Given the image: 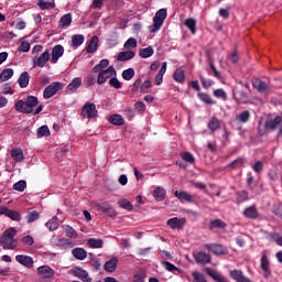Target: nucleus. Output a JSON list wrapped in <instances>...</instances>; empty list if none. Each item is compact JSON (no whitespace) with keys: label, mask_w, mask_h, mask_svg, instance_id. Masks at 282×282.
Masks as SVG:
<instances>
[{"label":"nucleus","mask_w":282,"mask_h":282,"mask_svg":"<svg viewBox=\"0 0 282 282\" xmlns=\"http://www.w3.org/2000/svg\"><path fill=\"white\" fill-rule=\"evenodd\" d=\"M41 219V214L36 210H29L25 216V220L28 224H34V221H39Z\"/></svg>","instance_id":"28"},{"label":"nucleus","mask_w":282,"mask_h":282,"mask_svg":"<svg viewBox=\"0 0 282 282\" xmlns=\"http://www.w3.org/2000/svg\"><path fill=\"white\" fill-rule=\"evenodd\" d=\"M123 47L126 50H133L135 47H138V40H135V37H129L126 43L123 44Z\"/></svg>","instance_id":"49"},{"label":"nucleus","mask_w":282,"mask_h":282,"mask_svg":"<svg viewBox=\"0 0 282 282\" xmlns=\"http://www.w3.org/2000/svg\"><path fill=\"white\" fill-rule=\"evenodd\" d=\"M73 274L74 276H77V279H80V281L83 282H91V278H89V273L80 267H75L73 269Z\"/></svg>","instance_id":"12"},{"label":"nucleus","mask_w":282,"mask_h":282,"mask_svg":"<svg viewBox=\"0 0 282 282\" xmlns=\"http://www.w3.org/2000/svg\"><path fill=\"white\" fill-rule=\"evenodd\" d=\"M167 226H170L172 230H175V228H182V226H184V219H180L177 217L171 218L167 220Z\"/></svg>","instance_id":"32"},{"label":"nucleus","mask_w":282,"mask_h":282,"mask_svg":"<svg viewBox=\"0 0 282 282\" xmlns=\"http://www.w3.org/2000/svg\"><path fill=\"white\" fill-rule=\"evenodd\" d=\"M37 274L41 279H54L56 272L50 265H42L37 268Z\"/></svg>","instance_id":"10"},{"label":"nucleus","mask_w":282,"mask_h":282,"mask_svg":"<svg viewBox=\"0 0 282 282\" xmlns=\"http://www.w3.org/2000/svg\"><path fill=\"white\" fill-rule=\"evenodd\" d=\"M85 43V35L76 34L72 36V46L73 47H80Z\"/></svg>","instance_id":"41"},{"label":"nucleus","mask_w":282,"mask_h":282,"mask_svg":"<svg viewBox=\"0 0 282 282\" xmlns=\"http://www.w3.org/2000/svg\"><path fill=\"white\" fill-rule=\"evenodd\" d=\"M254 173L260 174L263 171V162L257 161L254 165L252 166Z\"/></svg>","instance_id":"62"},{"label":"nucleus","mask_w":282,"mask_h":282,"mask_svg":"<svg viewBox=\"0 0 282 282\" xmlns=\"http://www.w3.org/2000/svg\"><path fill=\"white\" fill-rule=\"evenodd\" d=\"M227 226L228 225L221 219L213 220V228H220L221 230H224V228H226Z\"/></svg>","instance_id":"56"},{"label":"nucleus","mask_w":282,"mask_h":282,"mask_svg":"<svg viewBox=\"0 0 282 282\" xmlns=\"http://www.w3.org/2000/svg\"><path fill=\"white\" fill-rule=\"evenodd\" d=\"M153 197L156 199V202H164V199H166V189L158 187L153 191Z\"/></svg>","instance_id":"30"},{"label":"nucleus","mask_w":282,"mask_h":282,"mask_svg":"<svg viewBox=\"0 0 282 282\" xmlns=\"http://www.w3.org/2000/svg\"><path fill=\"white\" fill-rule=\"evenodd\" d=\"M98 43H99L98 36L94 35L90 39L88 46L86 47L87 54H94L95 52H97L98 51Z\"/></svg>","instance_id":"23"},{"label":"nucleus","mask_w":282,"mask_h":282,"mask_svg":"<svg viewBox=\"0 0 282 282\" xmlns=\"http://www.w3.org/2000/svg\"><path fill=\"white\" fill-rule=\"evenodd\" d=\"M120 208H123L124 210H133V204H131V202L127 200V199H120L118 202Z\"/></svg>","instance_id":"52"},{"label":"nucleus","mask_w":282,"mask_h":282,"mask_svg":"<svg viewBox=\"0 0 282 282\" xmlns=\"http://www.w3.org/2000/svg\"><path fill=\"white\" fill-rule=\"evenodd\" d=\"M167 12L166 9H160L154 18H153V25L150 26V32L152 34H155V32H160V28L164 24V21L166 20Z\"/></svg>","instance_id":"3"},{"label":"nucleus","mask_w":282,"mask_h":282,"mask_svg":"<svg viewBox=\"0 0 282 282\" xmlns=\"http://www.w3.org/2000/svg\"><path fill=\"white\" fill-rule=\"evenodd\" d=\"M109 122L116 127H122V124H124V118L121 115H111L109 117Z\"/></svg>","instance_id":"33"},{"label":"nucleus","mask_w":282,"mask_h":282,"mask_svg":"<svg viewBox=\"0 0 282 282\" xmlns=\"http://www.w3.org/2000/svg\"><path fill=\"white\" fill-rule=\"evenodd\" d=\"M102 6H105V0H93V4L90 6V8L93 10H100Z\"/></svg>","instance_id":"60"},{"label":"nucleus","mask_w":282,"mask_h":282,"mask_svg":"<svg viewBox=\"0 0 282 282\" xmlns=\"http://www.w3.org/2000/svg\"><path fill=\"white\" fill-rule=\"evenodd\" d=\"M200 83H202L204 89H210V87H213V80L207 79L204 76H200Z\"/></svg>","instance_id":"57"},{"label":"nucleus","mask_w":282,"mask_h":282,"mask_svg":"<svg viewBox=\"0 0 282 282\" xmlns=\"http://www.w3.org/2000/svg\"><path fill=\"white\" fill-rule=\"evenodd\" d=\"M175 197H177V199H180L182 203L184 202H188V203H193L195 202V195L188 193V192H185V191H182V192H178L176 191L174 193Z\"/></svg>","instance_id":"17"},{"label":"nucleus","mask_w":282,"mask_h":282,"mask_svg":"<svg viewBox=\"0 0 282 282\" xmlns=\"http://www.w3.org/2000/svg\"><path fill=\"white\" fill-rule=\"evenodd\" d=\"M18 84L20 85L21 89H25V87L30 85V73L23 72L18 78Z\"/></svg>","instance_id":"26"},{"label":"nucleus","mask_w":282,"mask_h":282,"mask_svg":"<svg viewBox=\"0 0 282 282\" xmlns=\"http://www.w3.org/2000/svg\"><path fill=\"white\" fill-rule=\"evenodd\" d=\"M214 96L215 98H218V100H223V101L228 100V94L226 93V90L221 88L214 90Z\"/></svg>","instance_id":"47"},{"label":"nucleus","mask_w":282,"mask_h":282,"mask_svg":"<svg viewBox=\"0 0 282 282\" xmlns=\"http://www.w3.org/2000/svg\"><path fill=\"white\" fill-rule=\"evenodd\" d=\"M25 188H28V183L24 180L19 181L15 184H13V191H19L20 193H23V191H25Z\"/></svg>","instance_id":"51"},{"label":"nucleus","mask_w":282,"mask_h":282,"mask_svg":"<svg viewBox=\"0 0 282 282\" xmlns=\"http://www.w3.org/2000/svg\"><path fill=\"white\" fill-rule=\"evenodd\" d=\"M261 269L264 272V278L268 279L270 276V261L268 260V256L263 254L261 258Z\"/></svg>","instance_id":"27"},{"label":"nucleus","mask_w":282,"mask_h":282,"mask_svg":"<svg viewBox=\"0 0 282 282\" xmlns=\"http://www.w3.org/2000/svg\"><path fill=\"white\" fill-rule=\"evenodd\" d=\"M24 246H34V238L32 236H25L22 238Z\"/></svg>","instance_id":"63"},{"label":"nucleus","mask_w":282,"mask_h":282,"mask_svg":"<svg viewBox=\"0 0 282 282\" xmlns=\"http://www.w3.org/2000/svg\"><path fill=\"white\" fill-rule=\"evenodd\" d=\"M237 195H238V202H246L248 199L247 191L238 192Z\"/></svg>","instance_id":"64"},{"label":"nucleus","mask_w":282,"mask_h":282,"mask_svg":"<svg viewBox=\"0 0 282 282\" xmlns=\"http://www.w3.org/2000/svg\"><path fill=\"white\" fill-rule=\"evenodd\" d=\"M80 85H83V79L75 77L66 87L67 94H75V91H78V88H80Z\"/></svg>","instance_id":"16"},{"label":"nucleus","mask_w":282,"mask_h":282,"mask_svg":"<svg viewBox=\"0 0 282 282\" xmlns=\"http://www.w3.org/2000/svg\"><path fill=\"white\" fill-rule=\"evenodd\" d=\"M109 86L113 87L115 89H122V83L118 80L117 76L109 79Z\"/></svg>","instance_id":"54"},{"label":"nucleus","mask_w":282,"mask_h":282,"mask_svg":"<svg viewBox=\"0 0 282 282\" xmlns=\"http://www.w3.org/2000/svg\"><path fill=\"white\" fill-rule=\"evenodd\" d=\"M37 138H50V128L47 126H42L37 129Z\"/></svg>","instance_id":"46"},{"label":"nucleus","mask_w":282,"mask_h":282,"mask_svg":"<svg viewBox=\"0 0 282 282\" xmlns=\"http://www.w3.org/2000/svg\"><path fill=\"white\" fill-rule=\"evenodd\" d=\"M269 180H271L272 182H276V180H279V172L276 171V169H272L269 171Z\"/></svg>","instance_id":"61"},{"label":"nucleus","mask_w":282,"mask_h":282,"mask_svg":"<svg viewBox=\"0 0 282 282\" xmlns=\"http://www.w3.org/2000/svg\"><path fill=\"white\" fill-rule=\"evenodd\" d=\"M37 6L40 10H54L56 8V3L54 1H45V0H37Z\"/></svg>","instance_id":"34"},{"label":"nucleus","mask_w":282,"mask_h":282,"mask_svg":"<svg viewBox=\"0 0 282 282\" xmlns=\"http://www.w3.org/2000/svg\"><path fill=\"white\" fill-rule=\"evenodd\" d=\"M12 76H14V69H12V68L3 69L0 73V84L6 83V80H10V78H12Z\"/></svg>","instance_id":"31"},{"label":"nucleus","mask_w":282,"mask_h":282,"mask_svg":"<svg viewBox=\"0 0 282 282\" xmlns=\"http://www.w3.org/2000/svg\"><path fill=\"white\" fill-rule=\"evenodd\" d=\"M45 226L46 228H48V230H51V232H54V230H58V217L54 216L45 224Z\"/></svg>","instance_id":"44"},{"label":"nucleus","mask_w":282,"mask_h":282,"mask_svg":"<svg viewBox=\"0 0 282 282\" xmlns=\"http://www.w3.org/2000/svg\"><path fill=\"white\" fill-rule=\"evenodd\" d=\"M282 122V117L278 116L274 119L265 121L263 126H259V135H268V131H274Z\"/></svg>","instance_id":"4"},{"label":"nucleus","mask_w":282,"mask_h":282,"mask_svg":"<svg viewBox=\"0 0 282 282\" xmlns=\"http://www.w3.org/2000/svg\"><path fill=\"white\" fill-rule=\"evenodd\" d=\"M7 217L12 219L13 221H21V213L17 210L9 209V212L7 213Z\"/></svg>","instance_id":"53"},{"label":"nucleus","mask_w":282,"mask_h":282,"mask_svg":"<svg viewBox=\"0 0 282 282\" xmlns=\"http://www.w3.org/2000/svg\"><path fill=\"white\" fill-rule=\"evenodd\" d=\"M185 25L186 28H188V30H191L192 34H195L196 32V28H197V21L193 18H189L185 21Z\"/></svg>","instance_id":"48"},{"label":"nucleus","mask_w":282,"mask_h":282,"mask_svg":"<svg viewBox=\"0 0 282 282\" xmlns=\"http://www.w3.org/2000/svg\"><path fill=\"white\" fill-rule=\"evenodd\" d=\"M30 47H31L30 42L23 41V42L19 45L18 52H30Z\"/></svg>","instance_id":"59"},{"label":"nucleus","mask_w":282,"mask_h":282,"mask_svg":"<svg viewBox=\"0 0 282 282\" xmlns=\"http://www.w3.org/2000/svg\"><path fill=\"white\" fill-rule=\"evenodd\" d=\"M134 109L139 113H144V111H147V105L142 101H138L134 104Z\"/></svg>","instance_id":"55"},{"label":"nucleus","mask_w":282,"mask_h":282,"mask_svg":"<svg viewBox=\"0 0 282 282\" xmlns=\"http://www.w3.org/2000/svg\"><path fill=\"white\" fill-rule=\"evenodd\" d=\"M63 230L64 232H66V237H69L70 239H78V231H76L74 227L69 225H64Z\"/></svg>","instance_id":"35"},{"label":"nucleus","mask_w":282,"mask_h":282,"mask_svg":"<svg viewBox=\"0 0 282 282\" xmlns=\"http://www.w3.org/2000/svg\"><path fill=\"white\" fill-rule=\"evenodd\" d=\"M53 245L56 248H62L63 250L67 248H74V242L67 238H58L56 241H53Z\"/></svg>","instance_id":"20"},{"label":"nucleus","mask_w":282,"mask_h":282,"mask_svg":"<svg viewBox=\"0 0 282 282\" xmlns=\"http://www.w3.org/2000/svg\"><path fill=\"white\" fill-rule=\"evenodd\" d=\"M116 68L113 66H109L105 70H99L97 76V85H105L106 80H109V78H113V76H117Z\"/></svg>","instance_id":"5"},{"label":"nucleus","mask_w":282,"mask_h":282,"mask_svg":"<svg viewBox=\"0 0 282 282\" xmlns=\"http://www.w3.org/2000/svg\"><path fill=\"white\" fill-rule=\"evenodd\" d=\"M109 67V59H101L97 65L94 66V74H98V72H105Z\"/></svg>","instance_id":"36"},{"label":"nucleus","mask_w":282,"mask_h":282,"mask_svg":"<svg viewBox=\"0 0 282 282\" xmlns=\"http://www.w3.org/2000/svg\"><path fill=\"white\" fill-rule=\"evenodd\" d=\"M134 56L135 53L133 51H123L118 54L117 61L120 63H127V61H131Z\"/></svg>","instance_id":"24"},{"label":"nucleus","mask_w":282,"mask_h":282,"mask_svg":"<svg viewBox=\"0 0 282 282\" xmlns=\"http://www.w3.org/2000/svg\"><path fill=\"white\" fill-rule=\"evenodd\" d=\"M15 261L21 265H24V268H34V259L30 256L18 254L15 256Z\"/></svg>","instance_id":"13"},{"label":"nucleus","mask_w":282,"mask_h":282,"mask_svg":"<svg viewBox=\"0 0 282 282\" xmlns=\"http://www.w3.org/2000/svg\"><path fill=\"white\" fill-rule=\"evenodd\" d=\"M229 276H231L236 282H252L250 278H246V275H243V271L237 269L231 270L229 272Z\"/></svg>","instance_id":"15"},{"label":"nucleus","mask_w":282,"mask_h":282,"mask_svg":"<svg viewBox=\"0 0 282 282\" xmlns=\"http://www.w3.org/2000/svg\"><path fill=\"white\" fill-rule=\"evenodd\" d=\"M164 74H166V62L162 63L161 69L159 70V74L155 76V85H162L164 80Z\"/></svg>","instance_id":"29"},{"label":"nucleus","mask_w":282,"mask_h":282,"mask_svg":"<svg viewBox=\"0 0 282 282\" xmlns=\"http://www.w3.org/2000/svg\"><path fill=\"white\" fill-rule=\"evenodd\" d=\"M17 229L11 227L7 229L0 237V246L3 250H14L19 246V240H17Z\"/></svg>","instance_id":"1"},{"label":"nucleus","mask_w":282,"mask_h":282,"mask_svg":"<svg viewBox=\"0 0 282 282\" xmlns=\"http://www.w3.org/2000/svg\"><path fill=\"white\" fill-rule=\"evenodd\" d=\"M11 158L15 162H23L25 156L23 155V150H21V149H12L11 150Z\"/></svg>","instance_id":"39"},{"label":"nucleus","mask_w":282,"mask_h":282,"mask_svg":"<svg viewBox=\"0 0 282 282\" xmlns=\"http://www.w3.org/2000/svg\"><path fill=\"white\" fill-rule=\"evenodd\" d=\"M243 216L247 219H259V210L257 209V206L252 205L245 208Z\"/></svg>","instance_id":"19"},{"label":"nucleus","mask_w":282,"mask_h":282,"mask_svg":"<svg viewBox=\"0 0 282 282\" xmlns=\"http://www.w3.org/2000/svg\"><path fill=\"white\" fill-rule=\"evenodd\" d=\"M118 268V258L113 257L109 261H107L104 264V269L106 272H116V269Z\"/></svg>","instance_id":"25"},{"label":"nucleus","mask_w":282,"mask_h":282,"mask_svg":"<svg viewBox=\"0 0 282 282\" xmlns=\"http://www.w3.org/2000/svg\"><path fill=\"white\" fill-rule=\"evenodd\" d=\"M173 79L175 83L183 84L186 80V75L184 74V69L177 68L173 74Z\"/></svg>","instance_id":"37"},{"label":"nucleus","mask_w":282,"mask_h":282,"mask_svg":"<svg viewBox=\"0 0 282 282\" xmlns=\"http://www.w3.org/2000/svg\"><path fill=\"white\" fill-rule=\"evenodd\" d=\"M192 276L194 278L195 282H206V276H204L200 272H193Z\"/></svg>","instance_id":"58"},{"label":"nucleus","mask_w":282,"mask_h":282,"mask_svg":"<svg viewBox=\"0 0 282 282\" xmlns=\"http://www.w3.org/2000/svg\"><path fill=\"white\" fill-rule=\"evenodd\" d=\"M123 80H131L135 76V70L133 68L124 69L121 74Z\"/></svg>","instance_id":"50"},{"label":"nucleus","mask_w":282,"mask_h":282,"mask_svg":"<svg viewBox=\"0 0 282 282\" xmlns=\"http://www.w3.org/2000/svg\"><path fill=\"white\" fill-rule=\"evenodd\" d=\"M59 25L63 30L72 25V13L64 14L59 20Z\"/></svg>","instance_id":"38"},{"label":"nucleus","mask_w":282,"mask_h":282,"mask_svg":"<svg viewBox=\"0 0 282 282\" xmlns=\"http://www.w3.org/2000/svg\"><path fill=\"white\" fill-rule=\"evenodd\" d=\"M50 61V51H44L39 57L33 58V67H45Z\"/></svg>","instance_id":"9"},{"label":"nucleus","mask_w":282,"mask_h":282,"mask_svg":"<svg viewBox=\"0 0 282 282\" xmlns=\"http://www.w3.org/2000/svg\"><path fill=\"white\" fill-rule=\"evenodd\" d=\"M213 253L216 254V257H224L228 254V247L221 243H216L213 246Z\"/></svg>","instance_id":"22"},{"label":"nucleus","mask_w":282,"mask_h":282,"mask_svg":"<svg viewBox=\"0 0 282 282\" xmlns=\"http://www.w3.org/2000/svg\"><path fill=\"white\" fill-rule=\"evenodd\" d=\"M39 106V98L36 96H28L25 100H18L14 105V109H17L20 113H33L34 107Z\"/></svg>","instance_id":"2"},{"label":"nucleus","mask_w":282,"mask_h":282,"mask_svg":"<svg viewBox=\"0 0 282 282\" xmlns=\"http://www.w3.org/2000/svg\"><path fill=\"white\" fill-rule=\"evenodd\" d=\"M155 54V51L153 50V46H148L145 48H141L139 51V56L141 58H151V56Z\"/></svg>","instance_id":"40"},{"label":"nucleus","mask_w":282,"mask_h":282,"mask_svg":"<svg viewBox=\"0 0 282 282\" xmlns=\"http://www.w3.org/2000/svg\"><path fill=\"white\" fill-rule=\"evenodd\" d=\"M82 116L87 118L88 120H94V118H98V109H96V104L86 102L82 109Z\"/></svg>","instance_id":"7"},{"label":"nucleus","mask_w":282,"mask_h":282,"mask_svg":"<svg viewBox=\"0 0 282 282\" xmlns=\"http://www.w3.org/2000/svg\"><path fill=\"white\" fill-rule=\"evenodd\" d=\"M236 121L240 122L242 124H246V122H249L250 121V111L245 110L240 115H237Z\"/></svg>","instance_id":"42"},{"label":"nucleus","mask_w":282,"mask_h":282,"mask_svg":"<svg viewBox=\"0 0 282 282\" xmlns=\"http://www.w3.org/2000/svg\"><path fill=\"white\" fill-rule=\"evenodd\" d=\"M252 87L253 89H257L259 94H268L270 91V85H268V83L261 80L260 78H253Z\"/></svg>","instance_id":"8"},{"label":"nucleus","mask_w":282,"mask_h":282,"mask_svg":"<svg viewBox=\"0 0 282 282\" xmlns=\"http://www.w3.org/2000/svg\"><path fill=\"white\" fill-rule=\"evenodd\" d=\"M72 254L77 261H85L87 259V250L77 247L72 250Z\"/></svg>","instance_id":"21"},{"label":"nucleus","mask_w":282,"mask_h":282,"mask_svg":"<svg viewBox=\"0 0 282 282\" xmlns=\"http://www.w3.org/2000/svg\"><path fill=\"white\" fill-rule=\"evenodd\" d=\"M246 164V159L238 158L227 165V169H241Z\"/></svg>","instance_id":"45"},{"label":"nucleus","mask_w":282,"mask_h":282,"mask_svg":"<svg viewBox=\"0 0 282 282\" xmlns=\"http://www.w3.org/2000/svg\"><path fill=\"white\" fill-rule=\"evenodd\" d=\"M104 243L105 242L100 238H89L87 240L89 248H102Z\"/></svg>","instance_id":"43"},{"label":"nucleus","mask_w":282,"mask_h":282,"mask_svg":"<svg viewBox=\"0 0 282 282\" xmlns=\"http://www.w3.org/2000/svg\"><path fill=\"white\" fill-rule=\"evenodd\" d=\"M63 84L61 82H54L48 85L43 91L44 100H50L53 96H56L61 89H63Z\"/></svg>","instance_id":"6"},{"label":"nucleus","mask_w":282,"mask_h":282,"mask_svg":"<svg viewBox=\"0 0 282 282\" xmlns=\"http://www.w3.org/2000/svg\"><path fill=\"white\" fill-rule=\"evenodd\" d=\"M98 210H100L101 213H104V215H107V217H116V209H113V207H111L109 204L107 203H101L97 206Z\"/></svg>","instance_id":"18"},{"label":"nucleus","mask_w":282,"mask_h":282,"mask_svg":"<svg viewBox=\"0 0 282 282\" xmlns=\"http://www.w3.org/2000/svg\"><path fill=\"white\" fill-rule=\"evenodd\" d=\"M194 259H195L196 263H199L200 265H206L207 263H210V261H212L210 254H208L204 251L194 253Z\"/></svg>","instance_id":"14"},{"label":"nucleus","mask_w":282,"mask_h":282,"mask_svg":"<svg viewBox=\"0 0 282 282\" xmlns=\"http://www.w3.org/2000/svg\"><path fill=\"white\" fill-rule=\"evenodd\" d=\"M65 54V47L63 45L57 44L53 47L52 55H51V63L55 65V63H58V58Z\"/></svg>","instance_id":"11"}]
</instances>
